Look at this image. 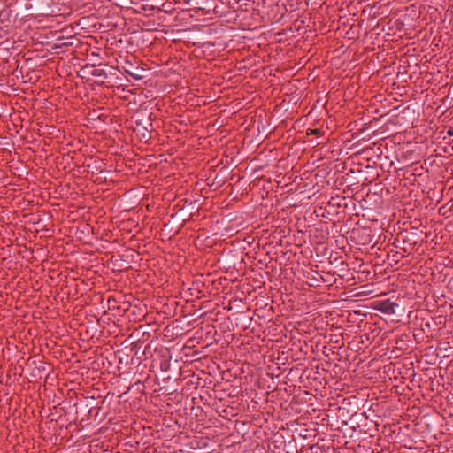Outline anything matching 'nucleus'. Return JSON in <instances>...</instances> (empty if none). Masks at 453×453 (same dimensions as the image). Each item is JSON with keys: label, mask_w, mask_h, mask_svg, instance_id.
Instances as JSON below:
<instances>
[{"label": "nucleus", "mask_w": 453, "mask_h": 453, "mask_svg": "<svg viewBox=\"0 0 453 453\" xmlns=\"http://www.w3.org/2000/svg\"><path fill=\"white\" fill-rule=\"evenodd\" d=\"M257 387L262 388V383H261L260 380H257Z\"/></svg>", "instance_id": "ddd939ff"}, {"label": "nucleus", "mask_w": 453, "mask_h": 453, "mask_svg": "<svg viewBox=\"0 0 453 453\" xmlns=\"http://www.w3.org/2000/svg\"><path fill=\"white\" fill-rule=\"evenodd\" d=\"M265 183L267 184H270V181H266L265 180H264L262 177L261 178H258L257 176V184H256V187H261L262 188L265 189L266 187H265Z\"/></svg>", "instance_id": "0eeeda50"}, {"label": "nucleus", "mask_w": 453, "mask_h": 453, "mask_svg": "<svg viewBox=\"0 0 453 453\" xmlns=\"http://www.w3.org/2000/svg\"><path fill=\"white\" fill-rule=\"evenodd\" d=\"M129 74H130V75H132V76H133L134 79H136V80H140V79H142V76H141V75H138V73H135V74H134V73H129Z\"/></svg>", "instance_id": "f8f14e48"}, {"label": "nucleus", "mask_w": 453, "mask_h": 453, "mask_svg": "<svg viewBox=\"0 0 453 453\" xmlns=\"http://www.w3.org/2000/svg\"><path fill=\"white\" fill-rule=\"evenodd\" d=\"M257 15L260 17V20L257 19V23L259 22V27H264L272 24L276 18L275 15V2L274 0H262L257 4ZM258 26L257 25V28Z\"/></svg>", "instance_id": "f03ea898"}, {"label": "nucleus", "mask_w": 453, "mask_h": 453, "mask_svg": "<svg viewBox=\"0 0 453 453\" xmlns=\"http://www.w3.org/2000/svg\"><path fill=\"white\" fill-rule=\"evenodd\" d=\"M270 302H272L270 296L260 298L257 296V317L272 319L273 311Z\"/></svg>", "instance_id": "7ed1b4c3"}, {"label": "nucleus", "mask_w": 453, "mask_h": 453, "mask_svg": "<svg viewBox=\"0 0 453 453\" xmlns=\"http://www.w3.org/2000/svg\"><path fill=\"white\" fill-rule=\"evenodd\" d=\"M262 269V267H260ZM267 280H270V273L268 271L261 270L259 272L257 271V296H267L269 293L267 292Z\"/></svg>", "instance_id": "20e7f679"}, {"label": "nucleus", "mask_w": 453, "mask_h": 453, "mask_svg": "<svg viewBox=\"0 0 453 453\" xmlns=\"http://www.w3.org/2000/svg\"><path fill=\"white\" fill-rule=\"evenodd\" d=\"M267 157L268 155L264 151V150H260L259 152L257 151V162L261 161V164H257V171L258 169H263L264 167L269 165L272 161L275 160L274 158L269 159Z\"/></svg>", "instance_id": "423d86ee"}, {"label": "nucleus", "mask_w": 453, "mask_h": 453, "mask_svg": "<svg viewBox=\"0 0 453 453\" xmlns=\"http://www.w3.org/2000/svg\"><path fill=\"white\" fill-rule=\"evenodd\" d=\"M269 391H263L260 393L259 400L257 401V405H259V409L257 410V453H262L265 450H273L272 444L276 442L271 441L273 437H276L277 434L272 427L273 417L272 413L274 410L273 402L270 403L268 399ZM259 393L257 391V397Z\"/></svg>", "instance_id": "f257e3e1"}, {"label": "nucleus", "mask_w": 453, "mask_h": 453, "mask_svg": "<svg viewBox=\"0 0 453 453\" xmlns=\"http://www.w3.org/2000/svg\"><path fill=\"white\" fill-rule=\"evenodd\" d=\"M92 75L93 76H96V77H100V76H103L104 78L107 77L106 75V73L104 72V70L103 69H95L93 72H92Z\"/></svg>", "instance_id": "1a4fd4ad"}, {"label": "nucleus", "mask_w": 453, "mask_h": 453, "mask_svg": "<svg viewBox=\"0 0 453 453\" xmlns=\"http://www.w3.org/2000/svg\"><path fill=\"white\" fill-rule=\"evenodd\" d=\"M397 306L398 304L396 303L392 302L389 299H387L377 302L375 309L382 313L391 315L395 312V309Z\"/></svg>", "instance_id": "39448f33"}, {"label": "nucleus", "mask_w": 453, "mask_h": 453, "mask_svg": "<svg viewBox=\"0 0 453 453\" xmlns=\"http://www.w3.org/2000/svg\"><path fill=\"white\" fill-rule=\"evenodd\" d=\"M323 134H324V132L319 128L307 130V135L315 134L317 136H321Z\"/></svg>", "instance_id": "6e6552de"}, {"label": "nucleus", "mask_w": 453, "mask_h": 453, "mask_svg": "<svg viewBox=\"0 0 453 453\" xmlns=\"http://www.w3.org/2000/svg\"><path fill=\"white\" fill-rule=\"evenodd\" d=\"M242 345L243 346V349L245 350H248L249 349V346H250V342H242Z\"/></svg>", "instance_id": "9d476101"}, {"label": "nucleus", "mask_w": 453, "mask_h": 453, "mask_svg": "<svg viewBox=\"0 0 453 453\" xmlns=\"http://www.w3.org/2000/svg\"><path fill=\"white\" fill-rule=\"evenodd\" d=\"M447 134L449 136H453V127H450L448 130H447Z\"/></svg>", "instance_id": "9b49d317"}, {"label": "nucleus", "mask_w": 453, "mask_h": 453, "mask_svg": "<svg viewBox=\"0 0 453 453\" xmlns=\"http://www.w3.org/2000/svg\"><path fill=\"white\" fill-rule=\"evenodd\" d=\"M270 450H265V451H262V453H269ZM272 452H273V449L271 450Z\"/></svg>", "instance_id": "4468645a"}]
</instances>
